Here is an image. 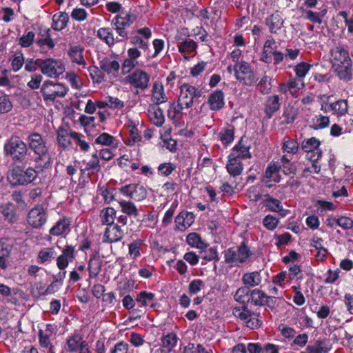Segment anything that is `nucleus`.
I'll use <instances>...</instances> for the list:
<instances>
[{
    "label": "nucleus",
    "mask_w": 353,
    "mask_h": 353,
    "mask_svg": "<svg viewBox=\"0 0 353 353\" xmlns=\"http://www.w3.org/2000/svg\"><path fill=\"white\" fill-rule=\"evenodd\" d=\"M27 140L29 148L35 156L32 160L35 163V168L41 172L48 169L51 164V157L48 153L46 140L37 132L30 133Z\"/></svg>",
    "instance_id": "f257e3e1"
},
{
    "label": "nucleus",
    "mask_w": 353,
    "mask_h": 353,
    "mask_svg": "<svg viewBox=\"0 0 353 353\" xmlns=\"http://www.w3.org/2000/svg\"><path fill=\"white\" fill-rule=\"evenodd\" d=\"M330 60L332 68L337 77L348 81L352 79V60L348 51L342 46H336L330 51Z\"/></svg>",
    "instance_id": "f03ea898"
},
{
    "label": "nucleus",
    "mask_w": 353,
    "mask_h": 353,
    "mask_svg": "<svg viewBox=\"0 0 353 353\" xmlns=\"http://www.w3.org/2000/svg\"><path fill=\"white\" fill-rule=\"evenodd\" d=\"M4 152L12 160L30 164L33 157L28 152L27 144L18 136H12L4 145Z\"/></svg>",
    "instance_id": "7ed1b4c3"
},
{
    "label": "nucleus",
    "mask_w": 353,
    "mask_h": 353,
    "mask_svg": "<svg viewBox=\"0 0 353 353\" xmlns=\"http://www.w3.org/2000/svg\"><path fill=\"white\" fill-rule=\"evenodd\" d=\"M36 169V168L28 167L26 170H23L17 166L10 171L8 179L13 185H27L36 179L37 173ZM38 172L39 171L38 170Z\"/></svg>",
    "instance_id": "20e7f679"
},
{
    "label": "nucleus",
    "mask_w": 353,
    "mask_h": 353,
    "mask_svg": "<svg viewBox=\"0 0 353 353\" xmlns=\"http://www.w3.org/2000/svg\"><path fill=\"white\" fill-rule=\"evenodd\" d=\"M68 90V88L63 84L55 83L48 80L42 85L41 92L44 101H54L57 98L64 97Z\"/></svg>",
    "instance_id": "39448f33"
},
{
    "label": "nucleus",
    "mask_w": 353,
    "mask_h": 353,
    "mask_svg": "<svg viewBox=\"0 0 353 353\" xmlns=\"http://www.w3.org/2000/svg\"><path fill=\"white\" fill-rule=\"evenodd\" d=\"M234 71L236 79L245 85H251L256 81L251 66L245 61L236 63L234 65Z\"/></svg>",
    "instance_id": "423d86ee"
},
{
    "label": "nucleus",
    "mask_w": 353,
    "mask_h": 353,
    "mask_svg": "<svg viewBox=\"0 0 353 353\" xmlns=\"http://www.w3.org/2000/svg\"><path fill=\"white\" fill-rule=\"evenodd\" d=\"M41 71L48 77H57L65 71V65L61 60L48 58L41 59Z\"/></svg>",
    "instance_id": "0eeeda50"
},
{
    "label": "nucleus",
    "mask_w": 353,
    "mask_h": 353,
    "mask_svg": "<svg viewBox=\"0 0 353 353\" xmlns=\"http://www.w3.org/2000/svg\"><path fill=\"white\" fill-rule=\"evenodd\" d=\"M150 75L141 69L135 70L132 74L125 77L124 81L137 90H145L149 87ZM138 93V90H137Z\"/></svg>",
    "instance_id": "6e6552de"
},
{
    "label": "nucleus",
    "mask_w": 353,
    "mask_h": 353,
    "mask_svg": "<svg viewBox=\"0 0 353 353\" xmlns=\"http://www.w3.org/2000/svg\"><path fill=\"white\" fill-rule=\"evenodd\" d=\"M321 141L315 137L304 139L301 143V148L306 153V159L311 162H316L322 157V151L319 148Z\"/></svg>",
    "instance_id": "1a4fd4ad"
},
{
    "label": "nucleus",
    "mask_w": 353,
    "mask_h": 353,
    "mask_svg": "<svg viewBox=\"0 0 353 353\" xmlns=\"http://www.w3.org/2000/svg\"><path fill=\"white\" fill-rule=\"evenodd\" d=\"M250 255V252L244 242L238 248H231L225 252V261L230 263H243Z\"/></svg>",
    "instance_id": "9d476101"
},
{
    "label": "nucleus",
    "mask_w": 353,
    "mask_h": 353,
    "mask_svg": "<svg viewBox=\"0 0 353 353\" xmlns=\"http://www.w3.org/2000/svg\"><path fill=\"white\" fill-rule=\"evenodd\" d=\"M201 96L200 90L189 83H184L180 86L178 102L183 105L185 108H189L193 105L194 98L200 97Z\"/></svg>",
    "instance_id": "9b49d317"
},
{
    "label": "nucleus",
    "mask_w": 353,
    "mask_h": 353,
    "mask_svg": "<svg viewBox=\"0 0 353 353\" xmlns=\"http://www.w3.org/2000/svg\"><path fill=\"white\" fill-rule=\"evenodd\" d=\"M119 190L123 195L128 196L136 201H141L145 199L148 195L146 189L138 183L126 185Z\"/></svg>",
    "instance_id": "f8f14e48"
},
{
    "label": "nucleus",
    "mask_w": 353,
    "mask_h": 353,
    "mask_svg": "<svg viewBox=\"0 0 353 353\" xmlns=\"http://www.w3.org/2000/svg\"><path fill=\"white\" fill-rule=\"evenodd\" d=\"M48 214L43 207L39 205L32 208L28 214V223L34 228H41L46 222Z\"/></svg>",
    "instance_id": "ddd939ff"
},
{
    "label": "nucleus",
    "mask_w": 353,
    "mask_h": 353,
    "mask_svg": "<svg viewBox=\"0 0 353 353\" xmlns=\"http://www.w3.org/2000/svg\"><path fill=\"white\" fill-rule=\"evenodd\" d=\"M14 245L6 238L0 239V271H6L10 266L9 259L11 257Z\"/></svg>",
    "instance_id": "4468645a"
},
{
    "label": "nucleus",
    "mask_w": 353,
    "mask_h": 353,
    "mask_svg": "<svg viewBox=\"0 0 353 353\" xmlns=\"http://www.w3.org/2000/svg\"><path fill=\"white\" fill-rule=\"evenodd\" d=\"M75 258V248L72 245H67L62 250V253L57 257V265L61 270H65L70 262Z\"/></svg>",
    "instance_id": "2eb2a0df"
},
{
    "label": "nucleus",
    "mask_w": 353,
    "mask_h": 353,
    "mask_svg": "<svg viewBox=\"0 0 353 353\" xmlns=\"http://www.w3.org/2000/svg\"><path fill=\"white\" fill-rule=\"evenodd\" d=\"M123 232L118 225H111L106 228L103 236V242L112 243L118 242L122 239Z\"/></svg>",
    "instance_id": "dca6fc26"
},
{
    "label": "nucleus",
    "mask_w": 353,
    "mask_h": 353,
    "mask_svg": "<svg viewBox=\"0 0 353 353\" xmlns=\"http://www.w3.org/2000/svg\"><path fill=\"white\" fill-rule=\"evenodd\" d=\"M87 344L88 342L83 339V336L80 333L74 332L67 339V350L71 353H76Z\"/></svg>",
    "instance_id": "f3484780"
},
{
    "label": "nucleus",
    "mask_w": 353,
    "mask_h": 353,
    "mask_svg": "<svg viewBox=\"0 0 353 353\" xmlns=\"http://www.w3.org/2000/svg\"><path fill=\"white\" fill-rule=\"evenodd\" d=\"M148 115L150 121L157 127H161L165 122L163 110L159 105L150 104L148 108Z\"/></svg>",
    "instance_id": "a211bd4d"
},
{
    "label": "nucleus",
    "mask_w": 353,
    "mask_h": 353,
    "mask_svg": "<svg viewBox=\"0 0 353 353\" xmlns=\"http://www.w3.org/2000/svg\"><path fill=\"white\" fill-rule=\"evenodd\" d=\"M132 23L130 14L125 17L117 16L113 20L112 23L117 32L122 37H127L128 32L125 30L126 27H129Z\"/></svg>",
    "instance_id": "6ab92c4d"
},
{
    "label": "nucleus",
    "mask_w": 353,
    "mask_h": 353,
    "mask_svg": "<svg viewBox=\"0 0 353 353\" xmlns=\"http://www.w3.org/2000/svg\"><path fill=\"white\" fill-rule=\"evenodd\" d=\"M281 170V166H278L275 163L271 162L268 165L264 175L265 183L268 187L270 188L272 186V184H269L270 182L279 183L281 181V176L279 174Z\"/></svg>",
    "instance_id": "aec40b11"
},
{
    "label": "nucleus",
    "mask_w": 353,
    "mask_h": 353,
    "mask_svg": "<svg viewBox=\"0 0 353 353\" xmlns=\"http://www.w3.org/2000/svg\"><path fill=\"white\" fill-rule=\"evenodd\" d=\"M99 67L104 72L116 77L119 70L120 65L117 60L105 57L100 60Z\"/></svg>",
    "instance_id": "412c9836"
},
{
    "label": "nucleus",
    "mask_w": 353,
    "mask_h": 353,
    "mask_svg": "<svg viewBox=\"0 0 353 353\" xmlns=\"http://www.w3.org/2000/svg\"><path fill=\"white\" fill-rule=\"evenodd\" d=\"M168 99L163 84L159 81H155L152 90V104L161 105L165 103Z\"/></svg>",
    "instance_id": "4be33fe9"
},
{
    "label": "nucleus",
    "mask_w": 353,
    "mask_h": 353,
    "mask_svg": "<svg viewBox=\"0 0 353 353\" xmlns=\"http://www.w3.org/2000/svg\"><path fill=\"white\" fill-rule=\"evenodd\" d=\"M194 221V215L192 212L181 211L175 218L176 228L183 230L192 225Z\"/></svg>",
    "instance_id": "5701e85b"
},
{
    "label": "nucleus",
    "mask_w": 353,
    "mask_h": 353,
    "mask_svg": "<svg viewBox=\"0 0 353 353\" xmlns=\"http://www.w3.org/2000/svg\"><path fill=\"white\" fill-rule=\"evenodd\" d=\"M208 102L212 110L219 111L222 109L225 105L223 91L221 90L214 91L209 95Z\"/></svg>",
    "instance_id": "b1692460"
},
{
    "label": "nucleus",
    "mask_w": 353,
    "mask_h": 353,
    "mask_svg": "<svg viewBox=\"0 0 353 353\" xmlns=\"http://www.w3.org/2000/svg\"><path fill=\"white\" fill-rule=\"evenodd\" d=\"M0 214L3 216L6 221L10 223L17 222L19 219L15 206L10 202L0 205Z\"/></svg>",
    "instance_id": "393cba45"
},
{
    "label": "nucleus",
    "mask_w": 353,
    "mask_h": 353,
    "mask_svg": "<svg viewBox=\"0 0 353 353\" xmlns=\"http://www.w3.org/2000/svg\"><path fill=\"white\" fill-rule=\"evenodd\" d=\"M280 97L279 95H271L268 97L265 103L264 111L266 116L270 119L273 114L280 109Z\"/></svg>",
    "instance_id": "a878e982"
},
{
    "label": "nucleus",
    "mask_w": 353,
    "mask_h": 353,
    "mask_svg": "<svg viewBox=\"0 0 353 353\" xmlns=\"http://www.w3.org/2000/svg\"><path fill=\"white\" fill-rule=\"evenodd\" d=\"M71 221L66 216L62 217L50 230V234L53 236H59L70 230Z\"/></svg>",
    "instance_id": "bb28decb"
},
{
    "label": "nucleus",
    "mask_w": 353,
    "mask_h": 353,
    "mask_svg": "<svg viewBox=\"0 0 353 353\" xmlns=\"http://www.w3.org/2000/svg\"><path fill=\"white\" fill-rule=\"evenodd\" d=\"M226 169L231 176H236L241 174L243 170V165L239 159L232 157V155L230 154L228 156Z\"/></svg>",
    "instance_id": "cd10ccee"
},
{
    "label": "nucleus",
    "mask_w": 353,
    "mask_h": 353,
    "mask_svg": "<svg viewBox=\"0 0 353 353\" xmlns=\"http://www.w3.org/2000/svg\"><path fill=\"white\" fill-rule=\"evenodd\" d=\"M263 204L270 210L279 213L280 216L282 217L285 216L289 212L288 210L283 208L281 203L279 200L269 196L265 199H264Z\"/></svg>",
    "instance_id": "c85d7f7f"
},
{
    "label": "nucleus",
    "mask_w": 353,
    "mask_h": 353,
    "mask_svg": "<svg viewBox=\"0 0 353 353\" xmlns=\"http://www.w3.org/2000/svg\"><path fill=\"white\" fill-rule=\"evenodd\" d=\"M74 132L70 130L61 127L59 128L57 131V139L59 146L63 149L68 148L71 144L70 137L72 138V134Z\"/></svg>",
    "instance_id": "c756f323"
},
{
    "label": "nucleus",
    "mask_w": 353,
    "mask_h": 353,
    "mask_svg": "<svg viewBox=\"0 0 353 353\" xmlns=\"http://www.w3.org/2000/svg\"><path fill=\"white\" fill-rule=\"evenodd\" d=\"M262 278L259 272H247L243 275L242 281L245 286L255 287L261 282Z\"/></svg>",
    "instance_id": "7c9ffc66"
},
{
    "label": "nucleus",
    "mask_w": 353,
    "mask_h": 353,
    "mask_svg": "<svg viewBox=\"0 0 353 353\" xmlns=\"http://www.w3.org/2000/svg\"><path fill=\"white\" fill-rule=\"evenodd\" d=\"M266 24L272 33H276L283 26V20L278 12H275L266 19Z\"/></svg>",
    "instance_id": "2f4dec72"
},
{
    "label": "nucleus",
    "mask_w": 353,
    "mask_h": 353,
    "mask_svg": "<svg viewBox=\"0 0 353 353\" xmlns=\"http://www.w3.org/2000/svg\"><path fill=\"white\" fill-rule=\"evenodd\" d=\"M178 337L176 333L170 332L161 337V347L166 352H170L176 346Z\"/></svg>",
    "instance_id": "473e14b6"
},
{
    "label": "nucleus",
    "mask_w": 353,
    "mask_h": 353,
    "mask_svg": "<svg viewBox=\"0 0 353 353\" xmlns=\"http://www.w3.org/2000/svg\"><path fill=\"white\" fill-rule=\"evenodd\" d=\"M101 265L102 261L99 256L93 255L90 258L88 266L90 278H96L99 275Z\"/></svg>",
    "instance_id": "72a5a7b5"
},
{
    "label": "nucleus",
    "mask_w": 353,
    "mask_h": 353,
    "mask_svg": "<svg viewBox=\"0 0 353 353\" xmlns=\"http://www.w3.org/2000/svg\"><path fill=\"white\" fill-rule=\"evenodd\" d=\"M69 20V16L66 12H59L54 14L52 17V28L55 30H61L65 28Z\"/></svg>",
    "instance_id": "f704fd0d"
},
{
    "label": "nucleus",
    "mask_w": 353,
    "mask_h": 353,
    "mask_svg": "<svg viewBox=\"0 0 353 353\" xmlns=\"http://www.w3.org/2000/svg\"><path fill=\"white\" fill-rule=\"evenodd\" d=\"M52 334V325L48 324L45 330H40L39 332V344L42 347L50 348L52 347V344L50 341V338Z\"/></svg>",
    "instance_id": "c9c22d12"
},
{
    "label": "nucleus",
    "mask_w": 353,
    "mask_h": 353,
    "mask_svg": "<svg viewBox=\"0 0 353 353\" xmlns=\"http://www.w3.org/2000/svg\"><path fill=\"white\" fill-rule=\"evenodd\" d=\"M270 296L266 295L262 290L255 289L250 292V301L255 305H264L268 303Z\"/></svg>",
    "instance_id": "e433bc0d"
},
{
    "label": "nucleus",
    "mask_w": 353,
    "mask_h": 353,
    "mask_svg": "<svg viewBox=\"0 0 353 353\" xmlns=\"http://www.w3.org/2000/svg\"><path fill=\"white\" fill-rule=\"evenodd\" d=\"M119 204L121 212L129 216L137 217L139 215V210L131 201L120 200Z\"/></svg>",
    "instance_id": "4c0bfd02"
},
{
    "label": "nucleus",
    "mask_w": 353,
    "mask_h": 353,
    "mask_svg": "<svg viewBox=\"0 0 353 353\" xmlns=\"http://www.w3.org/2000/svg\"><path fill=\"white\" fill-rule=\"evenodd\" d=\"M99 216L102 224L109 226L113 225L114 222L116 211L113 208L108 207L101 211Z\"/></svg>",
    "instance_id": "58836bf2"
},
{
    "label": "nucleus",
    "mask_w": 353,
    "mask_h": 353,
    "mask_svg": "<svg viewBox=\"0 0 353 353\" xmlns=\"http://www.w3.org/2000/svg\"><path fill=\"white\" fill-rule=\"evenodd\" d=\"M83 49L80 46H73L70 48L68 54L73 62L83 65L85 68L86 63L83 57Z\"/></svg>",
    "instance_id": "ea45409f"
},
{
    "label": "nucleus",
    "mask_w": 353,
    "mask_h": 353,
    "mask_svg": "<svg viewBox=\"0 0 353 353\" xmlns=\"http://www.w3.org/2000/svg\"><path fill=\"white\" fill-rule=\"evenodd\" d=\"M187 243L191 246L200 250H205L207 248L208 244L201 239V236L196 233H190L186 238Z\"/></svg>",
    "instance_id": "a19ab883"
},
{
    "label": "nucleus",
    "mask_w": 353,
    "mask_h": 353,
    "mask_svg": "<svg viewBox=\"0 0 353 353\" xmlns=\"http://www.w3.org/2000/svg\"><path fill=\"white\" fill-rule=\"evenodd\" d=\"M230 154L232 157H235L240 160L250 157L249 147L243 144L242 140H241L239 143L234 147Z\"/></svg>",
    "instance_id": "79ce46f5"
},
{
    "label": "nucleus",
    "mask_w": 353,
    "mask_h": 353,
    "mask_svg": "<svg viewBox=\"0 0 353 353\" xmlns=\"http://www.w3.org/2000/svg\"><path fill=\"white\" fill-rule=\"evenodd\" d=\"M197 45L192 39H185L183 41L179 43V52L181 54H189L196 50Z\"/></svg>",
    "instance_id": "37998d69"
},
{
    "label": "nucleus",
    "mask_w": 353,
    "mask_h": 353,
    "mask_svg": "<svg viewBox=\"0 0 353 353\" xmlns=\"http://www.w3.org/2000/svg\"><path fill=\"white\" fill-rule=\"evenodd\" d=\"M330 350L325 341L317 340L314 345H308L306 351L308 353H327Z\"/></svg>",
    "instance_id": "c03bdc74"
},
{
    "label": "nucleus",
    "mask_w": 353,
    "mask_h": 353,
    "mask_svg": "<svg viewBox=\"0 0 353 353\" xmlns=\"http://www.w3.org/2000/svg\"><path fill=\"white\" fill-rule=\"evenodd\" d=\"M234 131V128L233 126L225 128L220 131L219 137L223 145H228L233 141Z\"/></svg>",
    "instance_id": "a18cd8bd"
},
{
    "label": "nucleus",
    "mask_w": 353,
    "mask_h": 353,
    "mask_svg": "<svg viewBox=\"0 0 353 353\" xmlns=\"http://www.w3.org/2000/svg\"><path fill=\"white\" fill-rule=\"evenodd\" d=\"M298 109L293 105H288L284 108L283 117L285 124L292 123L297 118Z\"/></svg>",
    "instance_id": "49530a36"
},
{
    "label": "nucleus",
    "mask_w": 353,
    "mask_h": 353,
    "mask_svg": "<svg viewBox=\"0 0 353 353\" xmlns=\"http://www.w3.org/2000/svg\"><path fill=\"white\" fill-rule=\"evenodd\" d=\"M97 36L104 41L109 46H113L115 43V39L109 28H101L97 31Z\"/></svg>",
    "instance_id": "de8ad7c7"
},
{
    "label": "nucleus",
    "mask_w": 353,
    "mask_h": 353,
    "mask_svg": "<svg viewBox=\"0 0 353 353\" xmlns=\"http://www.w3.org/2000/svg\"><path fill=\"white\" fill-rule=\"evenodd\" d=\"M279 166H281V170L285 175L294 174L296 172L295 166L291 163V159H289L285 155H283L280 159Z\"/></svg>",
    "instance_id": "09e8293b"
},
{
    "label": "nucleus",
    "mask_w": 353,
    "mask_h": 353,
    "mask_svg": "<svg viewBox=\"0 0 353 353\" xmlns=\"http://www.w3.org/2000/svg\"><path fill=\"white\" fill-rule=\"evenodd\" d=\"M12 68L14 72L19 71L24 63V57L21 51L16 52L10 59Z\"/></svg>",
    "instance_id": "8fccbe9b"
},
{
    "label": "nucleus",
    "mask_w": 353,
    "mask_h": 353,
    "mask_svg": "<svg viewBox=\"0 0 353 353\" xmlns=\"http://www.w3.org/2000/svg\"><path fill=\"white\" fill-rule=\"evenodd\" d=\"M330 106L338 115H344L347 112L348 105L346 100H339Z\"/></svg>",
    "instance_id": "3c124183"
},
{
    "label": "nucleus",
    "mask_w": 353,
    "mask_h": 353,
    "mask_svg": "<svg viewBox=\"0 0 353 353\" xmlns=\"http://www.w3.org/2000/svg\"><path fill=\"white\" fill-rule=\"evenodd\" d=\"M183 108H185V106L180 104L178 101L177 104H175L174 103H172L168 111V116L169 119L172 120L179 119Z\"/></svg>",
    "instance_id": "603ef678"
},
{
    "label": "nucleus",
    "mask_w": 353,
    "mask_h": 353,
    "mask_svg": "<svg viewBox=\"0 0 353 353\" xmlns=\"http://www.w3.org/2000/svg\"><path fill=\"white\" fill-rule=\"evenodd\" d=\"M251 313L252 312L245 305L236 307L232 310V314L234 316L245 322L250 317Z\"/></svg>",
    "instance_id": "864d4df0"
},
{
    "label": "nucleus",
    "mask_w": 353,
    "mask_h": 353,
    "mask_svg": "<svg viewBox=\"0 0 353 353\" xmlns=\"http://www.w3.org/2000/svg\"><path fill=\"white\" fill-rule=\"evenodd\" d=\"M86 165L87 168L84 170H81L82 172H84L85 170H90L99 172L101 170L99 163V159L96 153L93 154L91 156L90 159H88V161L86 162Z\"/></svg>",
    "instance_id": "5fc2aeb1"
},
{
    "label": "nucleus",
    "mask_w": 353,
    "mask_h": 353,
    "mask_svg": "<svg viewBox=\"0 0 353 353\" xmlns=\"http://www.w3.org/2000/svg\"><path fill=\"white\" fill-rule=\"evenodd\" d=\"M143 244V241L141 239H137L129 244V255L132 259H134L141 255L140 248Z\"/></svg>",
    "instance_id": "6e6d98bb"
},
{
    "label": "nucleus",
    "mask_w": 353,
    "mask_h": 353,
    "mask_svg": "<svg viewBox=\"0 0 353 353\" xmlns=\"http://www.w3.org/2000/svg\"><path fill=\"white\" fill-rule=\"evenodd\" d=\"M282 149L284 152L295 154L299 150V143L294 139H288L283 143Z\"/></svg>",
    "instance_id": "4d7b16f0"
},
{
    "label": "nucleus",
    "mask_w": 353,
    "mask_h": 353,
    "mask_svg": "<svg viewBox=\"0 0 353 353\" xmlns=\"http://www.w3.org/2000/svg\"><path fill=\"white\" fill-rule=\"evenodd\" d=\"M287 83L288 85L289 92L293 97H296L298 92L304 86L303 82L295 79H290Z\"/></svg>",
    "instance_id": "13d9d810"
},
{
    "label": "nucleus",
    "mask_w": 353,
    "mask_h": 353,
    "mask_svg": "<svg viewBox=\"0 0 353 353\" xmlns=\"http://www.w3.org/2000/svg\"><path fill=\"white\" fill-rule=\"evenodd\" d=\"M259 313L252 312L250 317L246 321V325L250 329H257L262 325V320L259 318Z\"/></svg>",
    "instance_id": "bf43d9fd"
},
{
    "label": "nucleus",
    "mask_w": 353,
    "mask_h": 353,
    "mask_svg": "<svg viewBox=\"0 0 353 353\" xmlns=\"http://www.w3.org/2000/svg\"><path fill=\"white\" fill-rule=\"evenodd\" d=\"M88 70L89 75L94 83H99L104 80L103 75L98 67L95 65L90 66Z\"/></svg>",
    "instance_id": "052dcab7"
},
{
    "label": "nucleus",
    "mask_w": 353,
    "mask_h": 353,
    "mask_svg": "<svg viewBox=\"0 0 353 353\" xmlns=\"http://www.w3.org/2000/svg\"><path fill=\"white\" fill-rule=\"evenodd\" d=\"M325 13V10H323L320 12H315L309 10L305 12V17L313 23L321 24L322 23L321 17H323Z\"/></svg>",
    "instance_id": "680f3d73"
},
{
    "label": "nucleus",
    "mask_w": 353,
    "mask_h": 353,
    "mask_svg": "<svg viewBox=\"0 0 353 353\" xmlns=\"http://www.w3.org/2000/svg\"><path fill=\"white\" fill-rule=\"evenodd\" d=\"M201 253L203 254L201 258L206 261H218L219 260L218 256V252L216 248H210L208 250H201Z\"/></svg>",
    "instance_id": "e2e57ef3"
},
{
    "label": "nucleus",
    "mask_w": 353,
    "mask_h": 353,
    "mask_svg": "<svg viewBox=\"0 0 353 353\" xmlns=\"http://www.w3.org/2000/svg\"><path fill=\"white\" fill-rule=\"evenodd\" d=\"M38 258L41 263L50 261L54 258V249L48 248L41 250L39 252Z\"/></svg>",
    "instance_id": "0e129e2a"
},
{
    "label": "nucleus",
    "mask_w": 353,
    "mask_h": 353,
    "mask_svg": "<svg viewBox=\"0 0 353 353\" xmlns=\"http://www.w3.org/2000/svg\"><path fill=\"white\" fill-rule=\"evenodd\" d=\"M114 140V138L106 133L103 132L96 139L95 143L97 144L102 145H106V146H110Z\"/></svg>",
    "instance_id": "69168bd1"
},
{
    "label": "nucleus",
    "mask_w": 353,
    "mask_h": 353,
    "mask_svg": "<svg viewBox=\"0 0 353 353\" xmlns=\"http://www.w3.org/2000/svg\"><path fill=\"white\" fill-rule=\"evenodd\" d=\"M154 296V294L152 292L142 291L137 294L136 301L138 303H141L142 305L146 306L148 305V302L152 301Z\"/></svg>",
    "instance_id": "338daca9"
},
{
    "label": "nucleus",
    "mask_w": 353,
    "mask_h": 353,
    "mask_svg": "<svg viewBox=\"0 0 353 353\" xmlns=\"http://www.w3.org/2000/svg\"><path fill=\"white\" fill-rule=\"evenodd\" d=\"M310 68L311 65L305 62H301L297 64L294 68L296 75L301 79L305 77Z\"/></svg>",
    "instance_id": "774afa93"
}]
</instances>
